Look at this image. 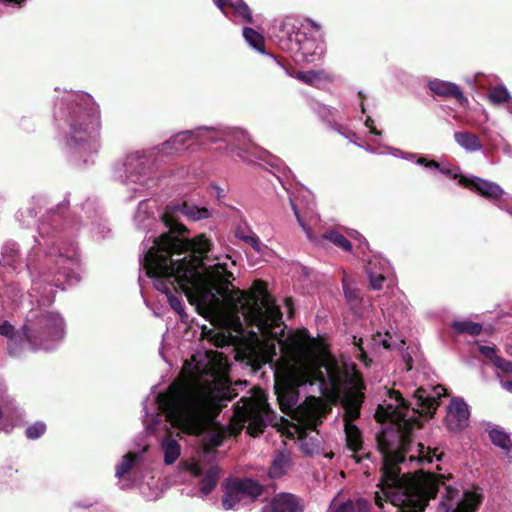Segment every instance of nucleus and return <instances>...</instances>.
<instances>
[{
  "mask_svg": "<svg viewBox=\"0 0 512 512\" xmlns=\"http://www.w3.org/2000/svg\"><path fill=\"white\" fill-rule=\"evenodd\" d=\"M46 431V425L42 421H37L26 429V436L28 439H38L40 436H42Z\"/></svg>",
  "mask_w": 512,
  "mask_h": 512,
  "instance_id": "obj_42",
  "label": "nucleus"
},
{
  "mask_svg": "<svg viewBox=\"0 0 512 512\" xmlns=\"http://www.w3.org/2000/svg\"><path fill=\"white\" fill-rule=\"evenodd\" d=\"M160 448L164 455V462L171 465L176 462L181 454V446L171 434H166L160 442Z\"/></svg>",
  "mask_w": 512,
  "mask_h": 512,
  "instance_id": "obj_27",
  "label": "nucleus"
},
{
  "mask_svg": "<svg viewBox=\"0 0 512 512\" xmlns=\"http://www.w3.org/2000/svg\"><path fill=\"white\" fill-rule=\"evenodd\" d=\"M496 205L499 209L506 211L510 216H512V208L508 207L506 200H500Z\"/></svg>",
  "mask_w": 512,
  "mask_h": 512,
  "instance_id": "obj_53",
  "label": "nucleus"
},
{
  "mask_svg": "<svg viewBox=\"0 0 512 512\" xmlns=\"http://www.w3.org/2000/svg\"><path fill=\"white\" fill-rule=\"evenodd\" d=\"M134 223L137 228L150 231L153 224L156 223L154 209L147 201H141L134 215Z\"/></svg>",
  "mask_w": 512,
  "mask_h": 512,
  "instance_id": "obj_25",
  "label": "nucleus"
},
{
  "mask_svg": "<svg viewBox=\"0 0 512 512\" xmlns=\"http://www.w3.org/2000/svg\"><path fill=\"white\" fill-rule=\"evenodd\" d=\"M488 98L494 104H501L510 99V94L504 86H496L491 89Z\"/></svg>",
  "mask_w": 512,
  "mask_h": 512,
  "instance_id": "obj_41",
  "label": "nucleus"
},
{
  "mask_svg": "<svg viewBox=\"0 0 512 512\" xmlns=\"http://www.w3.org/2000/svg\"><path fill=\"white\" fill-rule=\"evenodd\" d=\"M289 202L299 226L305 232L306 237L309 241L321 247L325 246V242L328 241L334 244L335 246L342 248L345 251H351L352 245L350 241L338 231L328 230L321 237H317L313 233L312 229L304 222L297 208V204L295 203V200L291 195L289 196Z\"/></svg>",
  "mask_w": 512,
  "mask_h": 512,
  "instance_id": "obj_15",
  "label": "nucleus"
},
{
  "mask_svg": "<svg viewBox=\"0 0 512 512\" xmlns=\"http://www.w3.org/2000/svg\"><path fill=\"white\" fill-rule=\"evenodd\" d=\"M479 351L483 356L490 359L492 363H494L495 359L499 357V355L496 353L495 347L481 345L479 347Z\"/></svg>",
  "mask_w": 512,
  "mask_h": 512,
  "instance_id": "obj_49",
  "label": "nucleus"
},
{
  "mask_svg": "<svg viewBox=\"0 0 512 512\" xmlns=\"http://www.w3.org/2000/svg\"><path fill=\"white\" fill-rule=\"evenodd\" d=\"M345 440L347 448L357 453L363 448L362 433L355 424H346L344 426Z\"/></svg>",
  "mask_w": 512,
  "mask_h": 512,
  "instance_id": "obj_31",
  "label": "nucleus"
},
{
  "mask_svg": "<svg viewBox=\"0 0 512 512\" xmlns=\"http://www.w3.org/2000/svg\"><path fill=\"white\" fill-rule=\"evenodd\" d=\"M0 335L8 337V349L12 356H20L22 348L18 347L19 336L15 335L14 327L7 320L0 321Z\"/></svg>",
  "mask_w": 512,
  "mask_h": 512,
  "instance_id": "obj_32",
  "label": "nucleus"
},
{
  "mask_svg": "<svg viewBox=\"0 0 512 512\" xmlns=\"http://www.w3.org/2000/svg\"><path fill=\"white\" fill-rule=\"evenodd\" d=\"M303 501L291 493H279L268 501L261 512H303Z\"/></svg>",
  "mask_w": 512,
  "mask_h": 512,
  "instance_id": "obj_18",
  "label": "nucleus"
},
{
  "mask_svg": "<svg viewBox=\"0 0 512 512\" xmlns=\"http://www.w3.org/2000/svg\"><path fill=\"white\" fill-rule=\"evenodd\" d=\"M373 341L377 345H382L384 348H391L395 342L393 341V337L389 332H386L384 335L381 332H377L373 335Z\"/></svg>",
  "mask_w": 512,
  "mask_h": 512,
  "instance_id": "obj_45",
  "label": "nucleus"
},
{
  "mask_svg": "<svg viewBox=\"0 0 512 512\" xmlns=\"http://www.w3.org/2000/svg\"><path fill=\"white\" fill-rule=\"evenodd\" d=\"M454 140L461 148L469 153L480 151L483 147L479 137L467 131L455 132Z\"/></svg>",
  "mask_w": 512,
  "mask_h": 512,
  "instance_id": "obj_29",
  "label": "nucleus"
},
{
  "mask_svg": "<svg viewBox=\"0 0 512 512\" xmlns=\"http://www.w3.org/2000/svg\"><path fill=\"white\" fill-rule=\"evenodd\" d=\"M423 157L418 156L416 153L412 152H404L402 159H405L407 161H415L417 164L418 159H422Z\"/></svg>",
  "mask_w": 512,
  "mask_h": 512,
  "instance_id": "obj_52",
  "label": "nucleus"
},
{
  "mask_svg": "<svg viewBox=\"0 0 512 512\" xmlns=\"http://www.w3.org/2000/svg\"><path fill=\"white\" fill-rule=\"evenodd\" d=\"M443 454L438 453L437 449H432L430 447H426L423 444H418V455H411L409 460L411 462L417 461L420 464L424 463H432L434 459L440 461L442 459Z\"/></svg>",
  "mask_w": 512,
  "mask_h": 512,
  "instance_id": "obj_34",
  "label": "nucleus"
},
{
  "mask_svg": "<svg viewBox=\"0 0 512 512\" xmlns=\"http://www.w3.org/2000/svg\"><path fill=\"white\" fill-rule=\"evenodd\" d=\"M502 388H504L506 391L512 393V381H502L501 382Z\"/></svg>",
  "mask_w": 512,
  "mask_h": 512,
  "instance_id": "obj_57",
  "label": "nucleus"
},
{
  "mask_svg": "<svg viewBox=\"0 0 512 512\" xmlns=\"http://www.w3.org/2000/svg\"><path fill=\"white\" fill-rule=\"evenodd\" d=\"M277 338L281 357L276 367L275 390L281 409L314 429L323 415L320 400L314 396L299 400L300 387L317 384L324 396L341 399L345 410L344 426L354 424L360 416L363 401L362 385L355 373L342 370L330 357L322 355L321 342L306 329H299L285 339Z\"/></svg>",
  "mask_w": 512,
  "mask_h": 512,
  "instance_id": "obj_3",
  "label": "nucleus"
},
{
  "mask_svg": "<svg viewBox=\"0 0 512 512\" xmlns=\"http://www.w3.org/2000/svg\"><path fill=\"white\" fill-rule=\"evenodd\" d=\"M44 232H45V226L43 224L41 227H39V234H40L41 238H44Z\"/></svg>",
  "mask_w": 512,
  "mask_h": 512,
  "instance_id": "obj_64",
  "label": "nucleus"
},
{
  "mask_svg": "<svg viewBox=\"0 0 512 512\" xmlns=\"http://www.w3.org/2000/svg\"><path fill=\"white\" fill-rule=\"evenodd\" d=\"M212 210L206 208V207H199L197 205L183 202L181 204H175L173 206H168L165 210V212L161 216V220L165 227L169 228V232L162 233L159 237L151 236L147 241H152V245L148 248H154L155 242L160 241L164 236H167V238L171 239H178L181 242L185 243H191L196 238L200 236H204L209 241V249L203 253V256L201 257L203 261L208 262V259H214L216 256H209L208 253L211 252L212 249V243L210 239H208L204 234H200L193 239H188L183 236V234L186 232V228L178 222L177 217L178 215H182L188 220L191 221H200L205 220L210 217H212Z\"/></svg>",
  "mask_w": 512,
  "mask_h": 512,
  "instance_id": "obj_10",
  "label": "nucleus"
},
{
  "mask_svg": "<svg viewBox=\"0 0 512 512\" xmlns=\"http://www.w3.org/2000/svg\"><path fill=\"white\" fill-rule=\"evenodd\" d=\"M253 233V230L246 224H240L235 228L234 235L239 240H244L245 237H248Z\"/></svg>",
  "mask_w": 512,
  "mask_h": 512,
  "instance_id": "obj_47",
  "label": "nucleus"
},
{
  "mask_svg": "<svg viewBox=\"0 0 512 512\" xmlns=\"http://www.w3.org/2000/svg\"><path fill=\"white\" fill-rule=\"evenodd\" d=\"M36 213L31 208L21 209L17 212V219L24 226H30L35 222Z\"/></svg>",
  "mask_w": 512,
  "mask_h": 512,
  "instance_id": "obj_44",
  "label": "nucleus"
},
{
  "mask_svg": "<svg viewBox=\"0 0 512 512\" xmlns=\"http://www.w3.org/2000/svg\"><path fill=\"white\" fill-rule=\"evenodd\" d=\"M17 245L14 242H7L2 246L1 255L2 260L1 264L10 265L15 261L17 255Z\"/></svg>",
  "mask_w": 512,
  "mask_h": 512,
  "instance_id": "obj_40",
  "label": "nucleus"
},
{
  "mask_svg": "<svg viewBox=\"0 0 512 512\" xmlns=\"http://www.w3.org/2000/svg\"><path fill=\"white\" fill-rule=\"evenodd\" d=\"M470 411L461 398H454L447 407L446 426L450 431H461L469 425Z\"/></svg>",
  "mask_w": 512,
  "mask_h": 512,
  "instance_id": "obj_16",
  "label": "nucleus"
},
{
  "mask_svg": "<svg viewBox=\"0 0 512 512\" xmlns=\"http://www.w3.org/2000/svg\"><path fill=\"white\" fill-rule=\"evenodd\" d=\"M328 512H370V506L369 502L363 498L345 502H340L335 498L331 502Z\"/></svg>",
  "mask_w": 512,
  "mask_h": 512,
  "instance_id": "obj_26",
  "label": "nucleus"
},
{
  "mask_svg": "<svg viewBox=\"0 0 512 512\" xmlns=\"http://www.w3.org/2000/svg\"><path fill=\"white\" fill-rule=\"evenodd\" d=\"M242 34L245 41L250 47H252L260 53H265V40L264 37L259 32L250 27H244Z\"/></svg>",
  "mask_w": 512,
  "mask_h": 512,
  "instance_id": "obj_35",
  "label": "nucleus"
},
{
  "mask_svg": "<svg viewBox=\"0 0 512 512\" xmlns=\"http://www.w3.org/2000/svg\"><path fill=\"white\" fill-rule=\"evenodd\" d=\"M157 148L134 150L113 166V177L134 194H142L157 183L155 166Z\"/></svg>",
  "mask_w": 512,
  "mask_h": 512,
  "instance_id": "obj_8",
  "label": "nucleus"
},
{
  "mask_svg": "<svg viewBox=\"0 0 512 512\" xmlns=\"http://www.w3.org/2000/svg\"><path fill=\"white\" fill-rule=\"evenodd\" d=\"M265 154H267V156L269 157V164L272 165V166H276L277 168H280L282 166V163H280V160L271 156L269 153L267 152H264ZM283 169L286 170V167L283 165Z\"/></svg>",
  "mask_w": 512,
  "mask_h": 512,
  "instance_id": "obj_54",
  "label": "nucleus"
},
{
  "mask_svg": "<svg viewBox=\"0 0 512 512\" xmlns=\"http://www.w3.org/2000/svg\"><path fill=\"white\" fill-rule=\"evenodd\" d=\"M242 241L245 244L251 246L256 253L261 255H264L265 251L268 249L266 245L261 243L260 239L256 236L254 232L248 237H245V239Z\"/></svg>",
  "mask_w": 512,
  "mask_h": 512,
  "instance_id": "obj_43",
  "label": "nucleus"
},
{
  "mask_svg": "<svg viewBox=\"0 0 512 512\" xmlns=\"http://www.w3.org/2000/svg\"><path fill=\"white\" fill-rule=\"evenodd\" d=\"M359 352H360V357H361L362 361H363L366 365H368V364L366 363V354L364 353L363 348H362L361 346H359Z\"/></svg>",
  "mask_w": 512,
  "mask_h": 512,
  "instance_id": "obj_59",
  "label": "nucleus"
},
{
  "mask_svg": "<svg viewBox=\"0 0 512 512\" xmlns=\"http://www.w3.org/2000/svg\"><path fill=\"white\" fill-rule=\"evenodd\" d=\"M404 359H405V362H406L407 369L410 370L412 368V366H411V361H412L411 357L410 356H408L407 358L404 357Z\"/></svg>",
  "mask_w": 512,
  "mask_h": 512,
  "instance_id": "obj_62",
  "label": "nucleus"
},
{
  "mask_svg": "<svg viewBox=\"0 0 512 512\" xmlns=\"http://www.w3.org/2000/svg\"><path fill=\"white\" fill-rule=\"evenodd\" d=\"M493 364L502 373L512 375V361L506 360L499 356L495 359Z\"/></svg>",
  "mask_w": 512,
  "mask_h": 512,
  "instance_id": "obj_46",
  "label": "nucleus"
},
{
  "mask_svg": "<svg viewBox=\"0 0 512 512\" xmlns=\"http://www.w3.org/2000/svg\"><path fill=\"white\" fill-rule=\"evenodd\" d=\"M62 106L55 116L61 122L68 153L76 163H94L100 146L99 106L86 92H68Z\"/></svg>",
  "mask_w": 512,
  "mask_h": 512,
  "instance_id": "obj_5",
  "label": "nucleus"
},
{
  "mask_svg": "<svg viewBox=\"0 0 512 512\" xmlns=\"http://www.w3.org/2000/svg\"><path fill=\"white\" fill-rule=\"evenodd\" d=\"M209 241L200 236L191 243L164 236L147 248L140 261L154 287L164 293L171 308L182 318L186 316L181 300L173 291L183 292L198 312L211 322H221L234 330L241 329L243 318L257 327L267 339H277L283 333L282 312L266 293L263 283L255 284L253 295L236 289L231 282L229 255H219L208 262L201 258L209 249Z\"/></svg>",
  "mask_w": 512,
  "mask_h": 512,
  "instance_id": "obj_1",
  "label": "nucleus"
},
{
  "mask_svg": "<svg viewBox=\"0 0 512 512\" xmlns=\"http://www.w3.org/2000/svg\"><path fill=\"white\" fill-rule=\"evenodd\" d=\"M216 131L214 127H198L194 130L182 131L175 134L169 140L163 142L161 145L156 146L159 155H174L185 150L191 142H210V135Z\"/></svg>",
  "mask_w": 512,
  "mask_h": 512,
  "instance_id": "obj_12",
  "label": "nucleus"
},
{
  "mask_svg": "<svg viewBox=\"0 0 512 512\" xmlns=\"http://www.w3.org/2000/svg\"><path fill=\"white\" fill-rule=\"evenodd\" d=\"M286 74L290 77H293L307 85L320 87L323 84L329 83L332 81V77L329 73L324 70H309V71H299L295 73H290L286 69Z\"/></svg>",
  "mask_w": 512,
  "mask_h": 512,
  "instance_id": "obj_22",
  "label": "nucleus"
},
{
  "mask_svg": "<svg viewBox=\"0 0 512 512\" xmlns=\"http://www.w3.org/2000/svg\"><path fill=\"white\" fill-rule=\"evenodd\" d=\"M345 137H346L347 139H349V141H351V142L355 143V140H356V138H357V135H356L355 133H351L350 135H345Z\"/></svg>",
  "mask_w": 512,
  "mask_h": 512,
  "instance_id": "obj_61",
  "label": "nucleus"
},
{
  "mask_svg": "<svg viewBox=\"0 0 512 512\" xmlns=\"http://www.w3.org/2000/svg\"><path fill=\"white\" fill-rule=\"evenodd\" d=\"M140 457V454L128 453L123 456L121 462L116 466L115 476L119 480L121 489L124 490L132 487V484L125 479V476L132 470Z\"/></svg>",
  "mask_w": 512,
  "mask_h": 512,
  "instance_id": "obj_24",
  "label": "nucleus"
},
{
  "mask_svg": "<svg viewBox=\"0 0 512 512\" xmlns=\"http://www.w3.org/2000/svg\"><path fill=\"white\" fill-rule=\"evenodd\" d=\"M215 133L210 135V142L215 143L224 138L230 139L235 143L230 151V155H237L243 161H252L247 155L248 146L252 147V139L248 131L240 127L214 128Z\"/></svg>",
  "mask_w": 512,
  "mask_h": 512,
  "instance_id": "obj_14",
  "label": "nucleus"
},
{
  "mask_svg": "<svg viewBox=\"0 0 512 512\" xmlns=\"http://www.w3.org/2000/svg\"><path fill=\"white\" fill-rule=\"evenodd\" d=\"M285 306L290 316L293 314V302L290 298L285 299Z\"/></svg>",
  "mask_w": 512,
  "mask_h": 512,
  "instance_id": "obj_56",
  "label": "nucleus"
},
{
  "mask_svg": "<svg viewBox=\"0 0 512 512\" xmlns=\"http://www.w3.org/2000/svg\"><path fill=\"white\" fill-rule=\"evenodd\" d=\"M446 394V389L437 385L430 391L420 387L414 391L412 400L406 399L397 391L390 394L391 402L386 406L379 405L377 414L383 413V417L400 433L402 441H405L410 431L421 426L420 416H432L439 405L440 397Z\"/></svg>",
  "mask_w": 512,
  "mask_h": 512,
  "instance_id": "obj_6",
  "label": "nucleus"
},
{
  "mask_svg": "<svg viewBox=\"0 0 512 512\" xmlns=\"http://www.w3.org/2000/svg\"><path fill=\"white\" fill-rule=\"evenodd\" d=\"M452 329L459 334H469L471 336L479 335L482 331V325L470 320L454 321L451 325Z\"/></svg>",
  "mask_w": 512,
  "mask_h": 512,
  "instance_id": "obj_36",
  "label": "nucleus"
},
{
  "mask_svg": "<svg viewBox=\"0 0 512 512\" xmlns=\"http://www.w3.org/2000/svg\"><path fill=\"white\" fill-rule=\"evenodd\" d=\"M373 119L371 117H367L366 120H365V126L367 128L370 129V133L376 135V136H380L381 135V131L377 130L374 126H373Z\"/></svg>",
  "mask_w": 512,
  "mask_h": 512,
  "instance_id": "obj_51",
  "label": "nucleus"
},
{
  "mask_svg": "<svg viewBox=\"0 0 512 512\" xmlns=\"http://www.w3.org/2000/svg\"><path fill=\"white\" fill-rule=\"evenodd\" d=\"M382 454V474L375 493V504L382 508L383 502L391 503L396 512H422L428 501L444 488L437 512H476L483 501L477 490H464L457 486L445 485L439 477L421 473L401 474L398 464L405 461L401 451H392L379 439Z\"/></svg>",
  "mask_w": 512,
  "mask_h": 512,
  "instance_id": "obj_4",
  "label": "nucleus"
},
{
  "mask_svg": "<svg viewBox=\"0 0 512 512\" xmlns=\"http://www.w3.org/2000/svg\"><path fill=\"white\" fill-rule=\"evenodd\" d=\"M289 468V458L284 454H278L269 469V475L271 478L281 477Z\"/></svg>",
  "mask_w": 512,
  "mask_h": 512,
  "instance_id": "obj_37",
  "label": "nucleus"
},
{
  "mask_svg": "<svg viewBox=\"0 0 512 512\" xmlns=\"http://www.w3.org/2000/svg\"><path fill=\"white\" fill-rule=\"evenodd\" d=\"M357 145H358L359 147H361V148L365 149V150H366L367 152H369V153H376V151H375L373 148H371L370 146H363V145H361V144H357Z\"/></svg>",
  "mask_w": 512,
  "mask_h": 512,
  "instance_id": "obj_60",
  "label": "nucleus"
},
{
  "mask_svg": "<svg viewBox=\"0 0 512 512\" xmlns=\"http://www.w3.org/2000/svg\"><path fill=\"white\" fill-rule=\"evenodd\" d=\"M298 442L301 450L307 455L318 454L321 450V443L317 436L308 434L304 429L296 427Z\"/></svg>",
  "mask_w": 512,
  "mask_h": 512,
  "instance_id": "obj_30",
  "label": "nucleus"
},
{
  "mask_svg": "<svg viewBox=\"0 0 512 512\" xmlns=\"http://www.w3.org/2000/svg\"><path fill=\"white\" fill-rule=\"evenodd\" d=\"M0 2L8 7H22L26 0H0Z\"/></svg>",
  "mask_w": 512,
  "mask_h": 512,
  "instance_id": "obj_50",
  "label": "nucleus"
},
{
  "mask_svg": "<svg viewBox=\"0 0 512 512\" xmlns=\"http://www.w3.org/2000/svg\"><path fill=\"white\" fill-rule=\"evenodd\" d=\"M213 2L227 17H229L228 9H231L235 22L254 23L252 10L244 0H213Z\"/></svg>",
  "mask_w": 512,
  "mask_h": 512,
  "instance_id": "obj_19",
  "label": "nucleus"
},
{
  "mask_svg": "<svg viewBox=\"0 0 512 512\" xmlns=\"http://www.w3.org/2000/svg\"><path fill=\"white\" fill-rule=\"evenodd\" d=\"M228 364L214 351L198 352L183 367V379L172 383L163 393L149 395L144 402V424L149 433L167 431V424L187 434L204 433L206 453L220 446L226 436H236L243 428L250 435L263 432L275 414L262 391L242 397L225 427L215 418L232 399L227 376Z\"/></svg>",
  "mask_w": 512,
  "mask_h": 512,
  "instance_id": "obj_2",
  "label": "nucleus"
},
{
  "mask_svg": "<svg viewBox=\"0 0 512 512\" xmlns=\"http://www.w3.org/2000/svg\"><path fill=\"white\" fill-rule=\"evenodd\" d=\"M140 491L147 500H155L160 496L159 484L154 478H151L147 483L141 484Z\"/></svg>",
  "mask_w": 512,
  "mask_h": 512,
  "instance_id": "obj_39",
  "label": "nucleus"
},
{
  "mask_svg": "<svg viewBox=\"0 0 512 512\" xmlns=\"http://www.w3.org/2000/svg\"><path fill=\"white\" fill-rule=\"evenodd\" d=\"M460 184L467 188L474 189L481 196L490 201L498 202L505 194L504 190L497 183L476 176L462 177Z\"/></svg>",
  "mask_w": 512,
  "mask_h": 512,
  "instance_id": "obj_17",
  "label": "nucleus"
},
{
  "mask_svg": "<svg viewBox=\"0 0 512 512\" xmlns=\"http://www.w3.org/2000/svg\"><path fill=\"white\" fill-rule=\"evenodd\" d=\"M191 471L193 472L194 475L196 476H200L201 475V468L199 465L195 464L192 466L191 468Z\"/></svg>",
  "mask_w": 512,
  "mask_h": 512,
  "instance_id": "obj_58",
  "label": "nucleus"
},
{
  "mask_svg": "<svg viewBox=\"0 0 512 512\" xmlns=\"http://www.w3.org/2000/svg\"><path fill=\"white\" fill-rule=\"evenodd\" d=\"M365 261L371 288L374 290L381 289L385 277L390 272L389 262L378 255H373L372 258Z\"/></svg>",
  "mask_w": 512,
  "mask_h": 512,
  "instance_id": "obj_20",
  "label": "nucleus"
},
{
  "mask_svg": "<svg viewBox=\"0 0 512 512\" xmlns=\"http://www.w3.org/2000/svg\"><path fill=\"white\" fill-rule=\"evenodd\" d=\"M417 164L428 169V170H436L440 173L449 176L452 179H461L463 176L461 175V171L459 167L452 166L449 163L440 164L434 160H430L428 158H422L417 160Z\"/></svg>",
  "mask_w": 512,
  "mask_h": 512,
  "instance_id": "obj_28",
  "label": "nucleus"
},
{
  "mask_svg": "<svg viewBox=\"0 0 512 512\" xmlns=\"http://www.w3.org/2000/svg\"><path fill=\"white\" fill-rule=\"evenodd\" d=\"M358 236H359L360 243H363V245L365 246V249L368 250L369 247H368L367 240L364 237H362L361 235H358Z\"/></svg>",
  "mask_w": 512,
  "mask_h": 512,
  "instance_id": "obj_63",
  "label": "nucleus"
},
{
  "mask_svg": "<svg viewBox=\"0 0 512 512\" xmlns=\"http://www.w3.org/2000/svg\"><path fill=\"white\" fill-rule=\"evenodd\" d=\"M78 264L79 260L76 247L70 245L67 248H52V250L47 252L42 268L47 269L49 274L58 273L60 277L51 280V284L64 290V283L72 285L79 281V277L76 273ZM28 268L35 271L41 269V267H38L33 262L32 254H30L29 257Z\"/></svg>",
  "mask_w": 512,
  "mask_h": 512,
  "instance_id": "obj_11",
  "label": "nucleus"
},
{
  "mask_svg": "<svg viewBox=\"0 0 512 512\" xmlns=\"http://www.w3.org/2000/svg\"><path fill=\"white\" fill-rule=\"evenodd\" d=\"M262 492L263 486L251 478L234 480L225 488L222 505L225 510H231L245 499L255 500Z\"/></svg>",
  "mask_w": 512,
  "mask_h": 512,
  "instance_id": "obj_13",
  "label": "nucleus"
},
{
  "mask_svg": "<svg viewBox=\"0 0 512 512\" xmlns=\"http://www.w3.org/2000/svg\"><path fill=\"white\" fill-rule=\"evenodd\" d=\"M32 350H51L64 338L65 322L54 311H31L23 327Z\"/></svg>",
  "mask_w": 512,
  "mask_h": 512,
  "instance_id": "obj_9",
  "label": "nucleus"
},
{
  "mask_svg": "<svg viewBox=\"0 0 512 512\" xmlns=\"http://www.w3.org/2000/svg\"><path fill=\"white\" fill-rule=\"evenodd\" d=\"M276 38L281 49L289 52L297 64L315 63L325 53L321 25L311 19L304 20L298 27L292 20H285Z\"/></svg>",
  "mask_w": 512,
  "mask_h": 512,
  "instance_id": "obj_7",
  "label": "nucleus"
},
{
  "mask_svg": "<svg viewBox=\"0 0 512 512\" xmlns=\"http://www.w3.org/2000/svg\"><path fill=\"white\" fill-rule=\"evenodd\" d=\"M343 289H344L345 297L349 302L354 303V302L358 301V299H359L358 292L349 288L348 282L345 278L343 279Z\"/></svg>",
  "mask_w": 512,
  "mask_h": 512,
  "instance_id": "obj_48",
  "label": "nucleus"
},
{
  "mask_svg": "<svg viewBox=\"0 0 512 512\" xmlns=\"http://www.w3.org/2000/svg\"><path fill=\"white\" fill-rule=\"evenodd\" d=\"M428 87L436 95L455 98L461 105L468 104L467 97L463 94L460 87L453 82L433 79L428 82Z\"/></svg>",
  "mask_w": 512,
  "mask_h": 512,
  "instance_id": "obj_21",
  "label": "nucleus"
},
{
  "mask_svg": "<svg viewBox=\"0 0 512 512\" xmlns=\"http://www.w3.org/2000/svg\"><path fill=\"white\" fill-rule=\"evenodd\" d=\"M313 110L319 115V117L322 120L328 123L334 121L338 113V110L336 108L322 103H315V105L313 106Z\"/></svg>",
  "mask_w": 512,
  "mask_h": 512,
  "instance_id": "obj_38",
  "label": "nucleus"
},
{
  "mask_svg": "<svg viewBox=\"0 0 512 512\" xmlns=\"http://www.w3.org/2000/svg\"><path fill=\"white\" fill-rule=\"evenodd\" d=\"M492 443L499 447L512 465V435L505 432L499 426H492L488 430Z\"/></svg>",
  "mask_w": 512,
  "mask_h": 512,
  "instance_id": "obj_23",
  "label": "nucleus"
},
{
  "mask_svg": "<svg viewBox=\"0 0 512 512\" xmlns=\"http://www.w3.org/2000/svg\"><path fill=\"white\" fill-rule=\"evenodd\" d=\"M219 478V468L216 465L211 466L203 475L200 481V491L203 495H208L216 487Z\"/></svg>",
  "mask_w": 512,
  "mask_h": 512,
  "instance_id": "obj_33",
  "label": "nucleus"
},
{
  "mask_svg": "<svg viewBox=\"0 0 512 512\" xmlns=\"http://www.w3.org/2000/svg\"><path fill=\"white\" fill-rule=\"evenodd\" d=\"M388 153L394 157L402 158L404 152L398 148L387 147Z\"/></svg>",
  "mask_w": 512,
  "mask_h": 512,
  "instance_id": "obj_55",
  "label": "nucleus"
}]
</instances>
